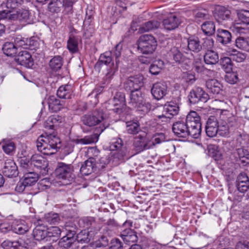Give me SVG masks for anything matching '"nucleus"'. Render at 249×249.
I'll return each instance as SVG.
<instances>
[{"label":"nucleus","instance_id":"1","mask_svg":"<svg viewBox=\"0 0 249 249\" xmlns=\"http://www.w3.org/2000/svg\"><path fill=\"white\" fill-rule=\"evenodd\" d=\"M130 92V101L128 102L130 107L142 111L143 113L148 112L152 105L150 103L145 101L142 92L140 90Z\"/></svg>","mask_w":249,"mask_h":249},{"label":"nucleus","instance_id":"2","mask_svg":"<svg viewBox=\"0 0 249 249\" xmlns=\"http://www.w3.org/2000/svg\"><path fill=\"white\" fill-rule=\"evenodd\" d=\"M191 133V137L194 139L199 137L201 132V118L195 111H191L184 118Z\"/></svg>","mask_w":249,"mask_h":249},{"label":"nucleus","instance_id":"3","mask_svg":"<svg viewBox=\"0 0 249 249\" xmlns=\"http://www.w3.org/2000/svg\"><path fill=\"white\" fill-rule=\"evenodd\" d=\"M157 47V40L150 35L141 36L138 41V49L142 54H152L155 51Z\"/></svg>","mask_w":249,"mask_h":249},{"label":"nucleus","instance_id":"4","mask_svg":"<svg viewBox=\"0 0 249 249\" xmlns=\"http://www.w3.org/2000/svg\"><path fill=\"white\" fill-rule=\"evenodd\" d=\"M104 116L105 114L102 109H96L82 116L81 121L83 124L92 127L101 123L104 120Z\"/></svg>","mask_w":249,"mask_h":249},{"label":"nucleus","instance_id":"5","mask_svg":"<svg viewBox=\"0 0 249 249\" xmlns=\"http://www.w3.org/2000/svg\"><path fill=\"white\" fill-rule=\"evenodd\" d=\"M125 98L124 93L122 92H117L113 99L109 100L107 103L106 108L109 110H112L114 112L120 114L124 110L125 105Z\"/></svg>","mask_w":249,"mask_h":249},{"label":"nucleus","instance_id":"6","mask_svg":"<svg viewBox=\"0 0 249 249\" xmlns=\"http://www.w3.org/2000/svg\"><path fill=\"white\" fill-rule=\"evenodd\" d=\"M143 80L144 77L142 74L130 76L124 82V88L128 92L140 90L143 86Z\"/></svg>","mask_w":249,"mask_h":249},{"label":"nucleus","instance_id":"7","mask_svg":"<svg viewBox=\"0 0 249 249\" xmlns=\"http://www.w3.org/2000/svg\"><path fill=\"white\" fill-rule=\"evenodd\" d=\"M132 225L131 220H126L122 224V226L125 228L121 231L120 236L126 244H130L138 241L137 232L130 229Z\"/></svg>","mask_w":249,"mask_h":249},{"label":"nucleus","instance_id":"8","mask_svg":"<svg viewBox=\"0 0 249 249\" xmlns=\"http://www.w3.org/2000/svg\"><path fill=\"white\" fill-rule=\"evenodd\" d=\"M92 150L94 151V157H89L81 165L80 172L83 176H88L98 170L95 157H97L100 151L96 148H92Z\"/></svg>","mask_w":249,"mask_h":249},{"label":"nucleus","instance_id":"9","mask_svg":"<svg viewBox=\"0 0 249 249\" xmlns=\"http://www.w3.org/2000/svg\"><path fill=\"white\" fill-rule=\"evenodd\" d=\"M30 164L43 176L47 174L48 171V161L39 154H34L30 158Z\"/></svg>","mask_w":249,"mask_h":249},{"label":"nucleus","instance_id":"10","mask_svg":"<svg viewBox=\"0 0 249 249\" xmlns=\"http://www.w3.org/2000/svg\"><path fill=\"white\" fill-rule=\"evenodd\" d=\"M172 131L178 137L187 138L191 136V133L184 118L179 119L173 123Z\"/></svg>","mask_w":249,"mask_h":249},{"label":"nucleus","instance_id":"11","mask_svg":"<svg viewBox=\"0 0 249 249\" xmlns=\"http://www.w3.org/2000/svg\"><path fill=\"white\" fill-rule=\"evenodd\" d=\"M73 171V166L71 164L60 162L57 164L55 173L58 178L71 181L73 179L72 177Z\"/></svg>","mask_w":249,"mask_h":249},{"label":"nucleus","instance_id":"12","mask_svg":"<svg viewBox=\"0 0 249 249\" xmlns=\"http://www.w3.org/2000/svg\"><path fill=\"white\" fill-rule=\"evenodd\" d=\"M209 95L198 87H194L190 92L188 99L190 103L196 104L199 102L205 103L209 99Z\"/></svg>","mask_w":249,"mask_h":249},{"label":"nucleus","instance_id":"13","mask_svg":"<svg viewBox=\"0 0 249 249\" xmlns=\"http://www.w3.org/2000/svg\"><path fill=\"white\" fill-rule=\"evenodd\" d=\"M133 145V149L137 153L151 148L150 141L147 138L146 134L144 132L135 137Z\"/></svg>","mask_w":249,"mask_h":249},{"label":"nucleus","instance_id":"14","mask_svg":"<svg viewBox=\"0 0 249 249\" xmlns=\"http://www.w3.org/2000/svg\"><path fill=\"white\" fill-rule=\"evenodd\" d=\"M231 13V11L228 7L221 5H216L213 11L214 18L219 23L232 20Z\"/></svg>","mask_w":249,"mask_h":249},{"label":"nucleus","instance_id":"15","mask_svg":"<svg viewBox=\"0 0 249 249\" xmlns=\"http://www.w3.org/2000/svg\"><path fill=\"white\" fill-rule=\"evenodd\" d=\"M237 17L240 23L233 22L231 28L238 33L243 32L244 28L241 26V23L249 25V10L241 9L237 12Z\"/></svg>","mask_w":249,"mask_h":249},{"label":"nucleus","instance_id":"16","mask_svg":"<svg viewBox=\"0 0 249 249\" xmlns=\"http://www.w3.org/2000/svg\"><path fill=\"white\" fill-rule=\"evenodd\" d=\"M65 235L59 240L58 246L63 249H69L70 248L76 247L74 235L76 232L73 230L66 229Z\"/></svg>","mask_w":249,"mask_h":249},{"label":"nucleus","instance_id":"17","mask_svg":"<svg viewBox=\"0 0 249 249\" xmlns=\"http://www.w3.org/2000/svg\"><path fill=\"white\" fill-rule=\"evenodd\" d=\"M38 138L39 142L41 141L47 143L51 147L55 148L57 151V149L60 148L61 141L60 139L57 137L55 131H53L52 132H45Z\"/></svg>","mask_w":249,"mask_h":249},{"label":"nucleus","instance_id":"18","mask_svg":"<svg viewBox=\"0 0 249 249\" xmlns=\"http://www.w3.org/2000/svg\"><path fill=\"white\" fill-rule=\"evenodd\" d=\"M79 224L81 227L93 233H97L101 229L100 224L93 217H84L79 220Z\"/></svg>","mask_w":249,"mask_h":249},{"label":"nucleus","instance_id":"19","mask_svg":"<svg viewBox=\"0 0 249 249\" xmlns=\"http://www.w3.org/2000/svg\"><path fill=\"white\" fill-rule=\"evenodd\" d=\"M122 45L119 43L117 44L113 50V55L115 56V64L112 63V66L108 69V72L106 73V76L107 79H111L115 73L118 71L120 63L119 57L121 55Z\"/></svg>","mask_w":249,"mask_h":249},{"label":"nucleus","instance_id":"20","mask_svg":"<svg viewBox=\"0 0 249 249\" xmlns=\"http://www.w3.org/2000/svg\"><path fill=\"white\" fill-rule=\"evenodd\" d=\"M151 94L154 99L160 100L167 93V85L165 82L161 81L154 83L151 89Z\"/></svg>","mask_w":249,"mask_h":249},{"label":"nucleus","instance_id":"21","mask_svg":"<svg viewBox=\"0 0 249 249\" xmlns=\"http://www.w3.org/2000/svg\"><path fill=\"white\" fill-rule=\"evenodd\" d=\"M64 118L58 115H53L48 117L44 123L46 129L55 131L63 124Z\"/></svg>","mask_w":249,"mask_h":249},{"label":"nucleus","instance_id":"22","mask_svg":"<svg viewBox=\"0 0 249 249\" xmlns=\"http://www.w3.org/2000/svg\"><path fill=\"white\" fill-rule=\"evenodd\" d=\"M18 64L26 68H31L34 65V60L31 53L27 51H20L15 58Z\"/></svg>","mask_w":249,"mask_h":249},{"label":"nucleus","instance_id":"23","mask_svg":"<svg viewBox=\"0 0 249 249\" xmlns=\"http://www.w3.org/2000/svg\"><path fill=\"white\" fill-rule=\"evenodd\" d=\"M109 124H103V125L99 127L100 132L99 134L95 133L91 135L86 136L83 138L76 139L74 141L77 144H89L96 142L98 141L99 135L107 127H108Z\"/></svg>","mask_w":249,"mask_h":249},{"label":"nucleus","instance_id":"24","mask_svg":"<svg viewBox=\"0 0 249 249\" xmlns=\"http://www.w3.org/2000/svg\"><path fill=\"white\" fill-rule=\"evenodd\" d=\"M184 52L188 53L187 51H191L194 53H198L202 50V46L200 44L199 38L196 36H190L187 39V46L184 48Z\"/></svg>","mask_w":249,"mask_h":249},{"label":"nucleus","instance_id":"25","mask_svg":"<svg viewBox=\"0 0 249 249\" xmlns=\"http://www.w3.org/2000/svg\"><path fill=\"white\" fill-rule=\"evenodd\" d=\"M112 52H106L102 53L99 58L98 61L95 65V68L98 69L99 71H100L102 66L105 65L107 66V72L108 69L112 66L111 64L114 63L112 62Z\"/></svg>","mask_w":249,"mask_h":249},{"label":"nucleus","instance_id":"26","mask_svg":"<svg viewBox=\"0 0 249 249\" xmlns=\"http://www.w3.org/2000/svg\"><path fill=\"white\" fill-rule=\"evenodd\" d=\"M2 173L8 178L16 177L18 174V172L15 162L11 160H7L4 163Z\"/></svg>","mask_w":249,"mask_h":249},{"label":"nucleus","instance_id":"27","mask_svg":"<svg viewBox=\"0 0 249 249\" xmlns=\"http://www.w3.org/2000/svg\"><path fill=\"white\" fill-rule=\"evenodd\" d=\"M49 110L52 112H56L64 108L65 102L58 99L54 95L50 96L47 99Z\"/></svg>","mask_w":249,"mask_h":249},{"label":"nucleus","instance_id":"28","mask_svg":"<svg viewBox=\"0 0 249 249\" xmlns=\"http://www.w3.org/2000/svg\"><path fill=\"white\" fill-rule=\"evenodd\" d=\"M180 23V19L176 15H171L163 20L164 27L167 30H172L177 28Z\"/></svg>","mask_w":249,"mask_h":249},{"label":"nucleus","instance_id":"29","mask_svg":"<svg viewBox=\"0 0 249 249\" xmlns=\"http://www.w3.org/2000/svg\"><path fill=\"white\" fill-rule=\"evenodd\" d=\"M111 151L116 150L120 156L119 158H123L126 154V148L124 146L123 140L120 138H117L112 142L110 145Z\"/></svg>","mask_w":249,"mask_h":249},{"label":"nucleus","instance_id":"30","mask_svg":"<svg viewBox=\"0 0 249 249\" xmlns=\"http://www.w3.org/2000/svg\"><path fill=\"white\" fill-rule=\"evenodd\" d=\"M219 60L218 53L211 50H208L204 55V61L207 65H215Z\"/></svg>","mask_w":249,"mask_h":249},{"label":"nucleus","instance_id":"31","mask_svg":"<svg viewBox=\"0 0 249 249\" xmlns=\"http://www.w3.org/2000/svg\"><path fill=\"white\" fill-rule=\"evenodd\" d=\"M231 34L228 30L218 29L216 35V40L217 42L226 45L231 41Z\"/></svg>","mask_w":249,"mask_h":249},{"label":"nucleus","instance_id":"32","mask_svg":"<svg viewBox=\"0 0 249 249\" xmlns=\"http://www.w3.org/2000/svg\"><path fill=\"white\" fill-rule=\"evenodd\" d=\"M36 147L37 150L44 155H52L57 152L55 148L51 147L47 143L41 141L39 142V138L36 141Z\"/></svg>","mask_w":249,"mask_h":249},{"label":"nucleus","instance_id":"33","mask_svg":"<svg viewBox=\"0 0 249 249\" xmlns=\"http://www.w3.org/2000/svg\"><path fill=\"white\" fill-rule=\"evenodd\" d=\"M206 87L209 91L213 94H218L221 90L222 85L216 79H209L206 82Z\"/></svg>","mask_w":249,"mask_h":249},{"label":"nucleus","instance_id":"34","mask_svg":"<svg viewBox=\"0 0 249 249\" xmlns=\"http://www.w3.org/2000/svg\"><path fill=\"white\" fill-rule=\"evenodd\" d=\"M72 93L71 87L70 85L60 86L57 90L56 95L61 99H70Z\"/></svg>","mask_w":249,"mask_h":249},{"label":"nucleus","instance_id":"35","mask_svg":"<svg viewBox=\"0 0 249 249\" xmlns=\"http://www.w3.org/2000/svg\"><path fill=\"white\" fill-rule=\"evenodd\" d=\"M22 180L27 187L34 185L38 180V175L35 171L24 173Z\"/></svg>","mask_w":249,"mask_h":249},{"label":"nucleus","instance_id":"36","mask_svg":"<svg viewBox=\"0 0 249 249\" xmlns=\"http://www.w3.org/2000/svg\"><path fill=\"white\" fill-rule=\"evenodd\" d=\"M78 36H70L67 41V48L71 53H74L78 51Z\"/></svg>","mask_w":249,"mask_h":249},{"label":"nucleus","instance_id":"37","mask_svg":"<svg viewBox=\"0 0 249 249\" xmlns=\"http://www.w3.org/2000/svg\"><path fill=\"white\" fill-rule=\"evenodd\" d=\"M160 23L156 20H152L145 22L139 29V32L143 33L146 32H149L159 28Z\"/></svg>","mask_w":249,"mask_h":249},{"label":"nucleus","instance_id":"38","mask_svg":"<svg viewBox=\"0 0 249 249\" xmlns=\"http://www.w3.org/2000/svg\"><path fill=\"white\" fill-rule=\"evenodd\" d=\"M170 57L177 63H181L184 60V56L178 47H174L169 52Z\"/></svg>","mask_w":249,"mask_h":249},{"label":"nucleus","instance_id":"39","mask_svg":"<svg viewBox=\"0 0 249 249\" xmlns=\"http://www.w3.org/2000/svg\"><path fill=\"white\" fill-rule=\"evenodd\" d=\"M63 65V58L61 56H54L49 62L50 69L54 71L59 70Z\"/></svg>","mask_w":249,"mask_h":249},{"label":"nucleus","instance_id":"40","mask_svg":"<svg viewBox=\"0 0 249 249\" xmlns=\"http://www.w3.org/2000/svg\"><path fill=\"white\" fill-rule=\"evenodd\" d=\"M209 155L212 157L214 160L218 161L222 157V154L219 150V147L215 144H209L208 146Z\"/></svg>","mask_w":249,"mask_h":249},{"label":"nucleus","instance_id":"41","mask_svg":"<svg viewBox=\"0 0 249 249\" xmlns=\"http://www.w3.org/2000/svg\"><path fill=\"white\" fill-rule=\"evenodd\" d=\"M3 53L8 56H13L17 53V48L15 44L12 42H5L2 47Z\"/></svg>","mask_w":249,"mask_h":249},{"label":"nucleus","instance_id":"42","mask_svg":"<svg viewBox=\"0 0 249 249\" xmlns=\"http://www.w3.org/2000/svg\"><path fill=\"white\" fill-rule=\"evenodd\" d=\"M11 230L17 234H22L28 231L29 228L25 223L21 221H17L12 224Z\"/></svg>","mask_w":249,"mask_h":249},{"label":"nucleus","instance_id":"43","mask_svg":"<svg viewBox=\"0 0 249 249\" xmlns=\"http://www.w3.org/2000/svg\"><path fill=\"white\" fill-rule=\"evenodd\" d=\"M93 234L89 231L82 230L77 234L76 240L78 243H87L89 242Z\"/></svg>","mask_w":249,"mask_h":249},{"label":"nucleus","instance_id":"44","mask_svg":"<svg viewBox=\"0 0 249 249\" xmlns=\"http://www.w3.org/2000/svg\"><path fill=\"white\" fill-rule=\"evenodd\" d=\"M63 6L65 7V4L60 0H52L48 4V8L52 13H58Z\"/></svg>","mask_w":249,"mask_h":249},{"label":"nucleus","instance_id":"45","mask_svg":"<svg viewBox=\"0 0 249 249\" xmlns=\"http://www.w3.org/2000/svg\"><path fill=\"white\" fill-rule=\"evenodd\" d=\"M201 29L206 35L211 36L215 32L214 23L211 21H205L202 24Z\"/></svg>","mask_w":249,"mask_h":249},{"label":"nucleus","instance_id":"46","mask_svg":"<svg viewBox=\"0 0 249 249\" xmlns=\"http://www.w3.org/2000/svg\"><path fill=\"white\" fill-rule=\"evenodd\" d=\"M1 246L3 249H18L19 247H23L22 240L11 241L6 240L2 243Z\"/></svg>","mask_w":249,"mask_h":249},{"label":"nucleus","instance_id":"47","mask_svg":"<svg viewBox=\"0 0 249 249\" xmlns=\"http://www.w3.org/2000/svg\"><path fill=\"white\" fill-rule=\"evenodd\" d=\"M141 131L138 122L129 121L126 123V131L128 134L135 135Z\"/></svg>","mask_w":249,"mask_h":249},{"label":"nucleus","instance_id":"48","mask_svg":"<svg viewBox=\"0 0 249 249\" xmlns=\"http://www.w3.org/2000/svg\"><path fill=\"white\" fill-rule=\"evenodd\" d=\"M164 66V62L161 60L155 61L152 64L149 69L150 73L152 75H158L161 71Z\"/></svg>","mask_w":249,"mask_h":249},{"label":"nucleus","instance_id":"49","mask_svg":"<svg viewBox=\"0 0 249 249\" xmlns=\"http://www.w3.org/2000/svg\"><path fill=\"white\" fill-rule=\"evenodd\" d=\"M18 160L23 173L32 171V167L30 164V159L29 160L26 157H20Z\"/></svg>","mask_w":249,"mask_h":249},{"label":"nucleus","instance_id":"50","mask_svg":"<svg viewBox=\"0 0 249 249\" xmlns=\"http://www.w3.org/2000/svg\"><path fill=\"white\" fill-rule=\"evenodd\" d=\"M236 46L238 48L249 52V38L238 37L235 41Z\"/></svg>","mask_w":249,"mask_h":249},{"label":"nucleus","instance_id":"51","mask_svg":"<svg viewBox=\"0 0 249 249\" xmlns=\"http://www.w3.org/2000/svg\"><path fill=\"white\" fill-rule=\"evenodd\" d=\"M193 69L197 73H203L209 71L206 68L201 59H195L193 63Z\"/></svg>","mask_w":249,"mask_h":249},{"label":"nucleus","instance_id":"52","mask_svg":"<svg viewBox=\"0 0 249 249\" xmlns=\"http://www.w3.org/2000/svg\"><path fill=\"white\" fill-rule=\"evenodd\" d=\"M178 102L171 101L168 103L167 107L166 108L167 112L170 115L174 116L177 115L179 110V100H178Z\"/></svg>","mask_w":249,"mask_h":249},{"label":"nucleus","instance_id":"53","mask_svg":"<svg viewBox=\"0 0 249 249\" xmlns=\"http://www.w3.org/2000/svg\"><path fill=\"white\" fill-rule=\"evenodd\" d=\"M33 235L35 240L41 241L47 238V230L41 229L40 227H36L33 231Z\"/></svg>","mask_w":249,"mask_h":249},{"label":"nucleus","instance_id":"54","mask_svg":"<svg viewBox=\"0 0 249 249\" xmlns=\"http://www.w3.org/2000/svg\"><path fill=\"white\" fill-rule=\"evenodd\" d=\"M101 92H99V90H97L96 89H94L89 94L87 97V100L89 102V104L90 106L94 107L98 103V95Z\"/></svg>","mask_w":249,"mask_h":249},{"label":"nucleus","instance_id":"55","mask_svg":"<svg viewBox=\"0 0 249 249\" xmlns=\"http://www.w3.org/2000/svg\"><path fill=\"white\" fill-rule=\"evenodd\" d=\"M166 139L165 135L163 133H157L155 134L152 137L151 141H150L151 148L156 144H159L165 142L166 141Z\"/></svg>","mask_w":249,"mask_h":249},{"label":"nucleus","instance_id":"56","mask_svg":"<svg viewBox=\"0 0 249 249\" xmlns=\"http://www.w3.org/2000/svg\"><path fill=\"white\" fill-rule=\"evenodd\" d=\"M231 57H224L221 58L220 64L225 72H230L232 70V63Z\"/></svg>","mask_w":249,"mask_h":249},{"label":"nucleus","instance_id":"57","mask_svg":"<svg viewBox=\"0 0 249 249\" xmlns=\"http://www.w3.org/2000/svg\"><path fill=\"white\" fill-rule=\"evenodd\" d=\"M18 18L21 21L26 22L27 24H30L33 21L32 16L27 10H21L18 13Z\"/></svg>","mask_w":249,"mask_h":249},{"label":"nucleus","instance_id":"58","mask_svg":"<svg viewBox=\"0 0 249 249\" xmlns=\"http://www.w3.org/2000/svg\"><path fill=\"white\" fill-rule=\"evenodd\" d=\"M210 15L209 14L208 10L203 9L202 11H198L196 12L194 16L195 21L198 22L203 20L209 19Z\"/></svg>","mask_w":249,"mask_h":249},{"label":"nucleus","instance_id":"59","mask_svg":"<svg viewBox=\"0 0 249 249\" xmlns=\"http://www.w3.org/2000/svg\"><path fill=\"white\" fill-rule=\"evenodd\" d=\"M107 227H106V230H111L114 231V232H116V231L119 229L124 228L122 225H121L117 221L115 220L114 219H109L107 222Z\"/></svg>","mask_w":249,"mask_h":249},{"label":"nucleus","instance_id":"60","mask_svg":"<svg viewBox=\"0 0 249 249\" xmlns=\"http://www.w3.org/2000/svg\"><path fill=\"white\" fill-rule=\"evenodd\" d=\"M65 231H61L58 227H52L47 230V238L59 237L61 233L65 232Z\"/></svg>","mask_w":249,"mask_h":249},{"label":"nucleus","instance_id":"61","mask_svg":"<svg viewBox=\"0 0 249 249\" xmlns=\"http://www.w3.org/2000/svg\"><path fill=\"white\" fill-rule=\"evenodd\" d=\"M230 56L232 60L237 62H241L246 58V55L245 53L237 51L235 49L232 50Z\"/></svg>","mask_w":249,"mask_h":249},{"label":"nucleus","instance_id":"62","mask_svg":"<svg viewBox=\"0 0 249 249\" xmlns=\"http://www.w3.org/2000/svg\"><path fill=\"white\" fill-rule=\"evenodd\" d=\"M27 38L22 37L20 35L17 36L14 38V44L16 47H22L24 49H27L28 48Z\"/></svg>","mask_w":249,"mask_h":249},{"label":"nucleus","instance_id":"63","mask_svg":"<svg viewBox=\"0 0 249 249\" xmlns=\"http://www.w3.org/2000/svg\"><path fill=\"white\" fill-rule=\"evenodd\" d=\"M226 72V74L225 76V80L227 82L231 84H234L237 82L238 77L236 72L231 71Z\"/></svg>","mask_w":249,"mask_h":249},{"label":"nucleus","instance_id":"64","mask_svg":"<svg viewBox=\"0 0 249 249\" xmlns=\"http://www.w3.org/2000/svg\"><path fill=\"white\" fill-rule=\"evenodd\" d=\"M44 219L50 224H56L60 220L59 216L56 213H49L45 215Z\"/></svg>","mask_w":249,"mask_h":249}]
</instances>
